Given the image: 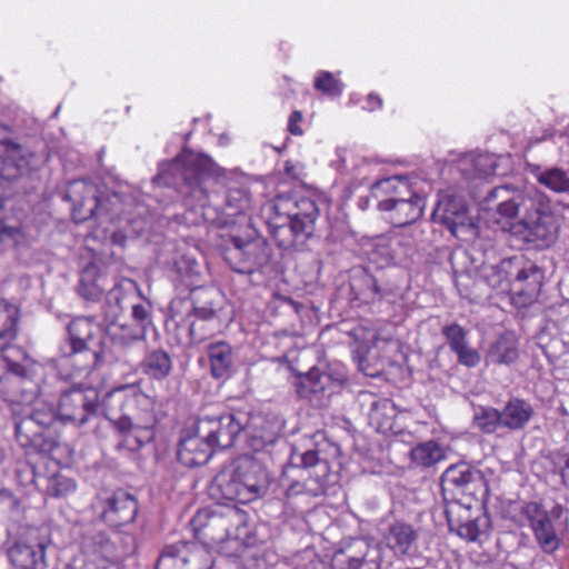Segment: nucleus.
<instances>
[{
    "instance_id": "obj_1",
    "label": "nucleus",
    "mask_w": 569,
    "mask_h": 569,
    "mask_svg": "<svg viewBox=\"0 0 569 569\" xmlns=\"http://www.w3.org/2000/svg\"><path fill=\"white\" fill-rule=\"evenodd\" d=\"M221 178V168L209 156L184 147L172 160L159 164L152 183L174 189L188 206L236 216L244 209L246 201L239 190L226 192Z\"/></svg>"
},
{
    "instance_id": "obj_2",
    "label": "nucleus",
    "mask_w": 569,
    "mask_h": 569,
    "mask_svg": "<svg viewBox=\"0 0 569 569\" xmlns=\"http://www.w3.org/2000/svg\"><path fill=\"white\" fill-rule=\"evenodd\" d=\"M507 186L492 188L486 197L499 200L496 211L503 219L502 229L537 249L550 248L558 239L560 224L549 198L537 189L508 197Z\"/></svg>"
},
{
    "instance_id": "obj_3",
    "label": "nucleus",
    "mask_w": 569,
    "mask_h": 569,
    "mask_svg": "<svg viewBox=\"0 0 569 569\" xmlns=\"http://www.w3.org/2000/svg\"><path fill=\"white\" fill-rule=\"evenodd\" d=\"M148 405V398L131 387L108 392L103 400V416L132 450L154 439L157 418Z\"/></svg>"
},
{
    "instance_id": "obj_4",
    "label": "nucleus",
    "mask_w": 569,
    "mask_h": 569,
    "mask_svg": "<svg viewBox=\"0 0 569 569\" xmlns=\"http://www.w3.org/2000/svg\"><path fill=\"white\" fill-rule=\"evenodd\" d=\"M68 339L61 346V358L79 373H89L108 360L106 333L89 318H76L68 325Z\"/></svg>"
},
{
    "instance_id": "obj_5",
    "label": "nucleus",
    "mask_w": 569,
    "mask_h": 569,
    "mask_svg": "<svg viewBox=\"0 0 569 569\" xmlns=\"http://www.w3.org/2000/svg\"><path fill=\"white\" fill-rule=\"evenodd\" d=\"M330 476V465L327 459L320 458L318 451H293L289 465L284 470V478L289 481L286 495L289 498L300 495L318 497L327 489Z\"/></svg>"
},
{
    "instance_id": "obj_6",
    "label": "nucleus",
    "mask_w": 569,
    "mask_h": 569,
    "mask_svg": "<svg viewBox=\"0 0 569 569\" xmlns=\"http://www.w3.org/2000/svg\"><path fill=\"white\" fill-rule=\"evenodd\" d=\"M319 208L315 200L302 197L295 202L284 221L270 223V231L280 248L302 247L316 232Z\"/></svg>"
},
{
    "instance_id": "obj_7",
    "label": "nucleus",
    "mask_w": 569,
    "mask_h": 569,
    "mask_svg": "<svg viewBox=\"0 0 569 569\" xmlns=\"http://www.w3.org/2000/svg\"><path fill=\"white\" fill-rule=\"evenodd\" d=\"M441 489L447 500L450 496L453 502L471 507V503L483 505L489 497V487L481 470L468 462H459L449 466L441 476Z\"/></svg>"
},
{
    "instance_id": "obj_8",
    "label": "nucleus",
    "mask_w": 569,
    "mask_h": 569,
    "mask_svg": "<svg viewBox=\"0 0 569 569\" xmlns=\"http://www.w3.org/2000/svg\"><path fill=\"white\" fill-rule=\"evenodd\" d=\"M191 311L188 317H194L189 325V336L192 342L200 343L219 330L223 296L212 287L198 286L190 290Z\"/></svg>"
},
{
    "instance_id": "obj_9",
    "label": "nucleus",
    "mask_w": 569,
    "mask_h": 569,
    "mask_svg": "<svg viewBox=\"0 0 569 569\" xmlns=\"http://www.w3.org/2000/svg\"><path fill=\"white\" fill-rule=\"evenodd\" d=\"M222 256L229 267L238 273L263 274L270 266L272 248L264 239L243 241L239 237H231Z\"/></svg>"
},
{
    "instance_id": "obj_10",
    "label": "nucleus",
    "mask_w": 569,
    "mask_h": 569,
    "mask_svg": "<svg viewBox=\"0 0 569 569\" xmlns=\"http://www.w3.org/2000/svg\"><path fill=\"white\" fill-rule=\"evenodd\" d=\"M347 382L342 373L311 368L306 373L296 377L295 389L299 399L309 402L316 408L329 406L331 397L339 393Z\"/></svg>"
},
{
    "instance_id": "obj_11",
    "label": "nucleus",
    "mask_w": 569,
    "mask_h": 569,
    "mask_svg": "<svg viewBox=\"0 0 569 569\" xmlns=\"http://www.w3.org/2000/svg\"><path fill=\"white\" fill-rule=\"evenodd\" d=\"M432 220L445 226L452 236L470 240L478 234V227L469 214L465 198L451 191L439 194L432 211Z\"/></svg>"
},
{
    "instance_id": "obj_12",
    "label": "nucleus",
    "mask_w": 569,
    "mask_h": 569,
    "mask_svg": "<svg viewBox=\"0 0 569 569\" xmlns=\"http://www.w3.org/2000/svg\"><path fill=\"white\" fill-rule=\"evenodd\" d=\"M98 389L93 387L74 386L64 390L59 399L58 416L63 422L78 427L84 426L103 411Z\"/></svg>"
},
{
    "instance_id": "obj_13",
    "label": "nucleus",
    "mask_w": 569,
    "mask_h": 569,
    "mask_svg": "<svg viewBox=\"0 0 569 569\" xmlns=\"http://www.w3.org/2000/svg\"><path fill=\"white\" fill-rule=\"evenodd\" d=\"M382 548L366 538H347L331 558L332 569H380Z\"/></svg>"
},
{
    "instance_id": "obj_14",
    "label": "nucleus",
    "mask_w": 569,
    "mask_h": 569,
    "mask_svg": "<svg viewBox=\"0 0 569 569\" xmlns=\"http://www.w3.org/2000/svg\"><path fill=\"white\" fill-rule=\"evenodd\" d=\"M239 512L236 508L199 510L191 519L190 526L194 537L208 543L223 542L231 533V528L238 525Z\"/></svg>"
},
{
    "instance_id": "obj_15",
    "label": "nucleus",
    "mask_w": 569,
    "mask_h": 569,
    "mask_svg": "<svg viewBox=\"0 0 569 569\" xmlns=\"http://www.w3.org/2000/svg\"><path fill=\"white\" fill-rule=\"evenodd\" d=\"M200 433L216 449L231 448L246 429V412H224L219 416H202L197 419Z\"/></svg>"
},
{
    "instance_id": "obj_16",
    "label": "nucleus",
    "mask_w": 569,
    "mask_h": 569,
    "mask_svg": "<svg viewBox=\"0 0 569 569\" xmlns=\"http://www.w3.org/2000/svg\"><path fill=\"white\" fill-rule=\"evenodd\" d=\"M350 290L356 300L371 303L393 296L399 286L387 271L378 270L373 273L369 268L360 267L352 270Z\"/></svg>"
},
{
    "instance_id": "obj_17",
    "label": "nucleus",
    "mask_w": 569,
    "mask_h": 569,
    "mask_svg": "<svg viewBox=\"0 0 569 569\" xmlns=\"http://www.w3.org/2000/svg\"><path fill=\"white\" fill-rule=\"evenodd\" d=\"M50 541L40 536L38 529H30L8 549L13 569H46V549Z\"/></svg>"
},
{
    "instance_id": "obj_18",
    "label": "nucleus",
    "mask_w": 569,
    "mask_h": 569,
    "mask_svg": "<svg viewBox=\"0 0 569 569\" xmlns=\"http://www.w3.org/2000/svg\"><path fill=\"white\" fill-rule=\"evenodd\" d=\"M42 158L10 139L0 140V180L13 181L36 170Z\"/></svg>"
},
{
    "instance_id": "obj_19",
    "label": "nucleus",
    "mask_w": 569,
    "mask_h": 569,
    "mask_svg": "<svg viewBox=\"0 0 569 569\" xmlns=\"http://www.w3.org/2000/svg\"><path fill=\"white\" fill-rule=\"evenodd\" d=\"M133 323H119V333H112V341L123 350L134 345L144 348L147 329L152 325V303L137 297L130 305Z\"/></svg>"
},
{
    "instance_id": "obj_20",
    "label": "nucleus",
    "mask_w": 569,
    "mask_h": 569,
    "mask_svg": "<svg viewBox=\"0 0 569 569\" xmlns=\"http://www.w3.org/2000/svg\"><path fill=\"white\" fill-rule=\"evenodd\" d=\"M284 420L274 413L246 412L247 445L256 452L273 446L282 435Z\"/></svg>"
},
{
    "instance_id": "obj_21",
    "label": "nucleus",
    "mask_w": 569,
    "mask_h": 569,
    "mask_svg": "<svg viewBox=\"0 0 569 569\" xmlns=\"http://www.w3.org/2000/svg\"><path fill=\"white\" fill-rule=\"evenodd\" d=\"M400 197L382 200L378 210L388 214L395 227H405L417 221L423 212L425 199L411 191L406 181L400 189Z\"/></svg>"
},
{
    "instance_id": "obj_22",
    "label": "nucleus",
    "mask_w": 569,
    "mask_h": 569,
    "mask_svg": "<svg viewBox=\"0 0 569 569\" xmlns=\"http://www.w3.org/2000/svg\"><path fill=\"white\" fill-rule=\"evenodd\" d=\"M242 493L247 501L251 502L267 495L270 486V477L266 467L250 455H243L233 460Z\"/></svg>"
},
{
    "instance_id": "obj_23",
    "label": "nucleus",
    "mask_w": 569,
    "mask_h": 569,
    "mask_svg": "<svg viewBox=\"0 0 569 569\" xmlns=\"http://www.w3.org/2000/svg\"><path fill=\"white\" fill-rule=\"evenodd\" d=\"M520 512L528 520L541 550L546 553L555 552L560 546V539L545 507L539 502L530 501L522 506Z\"/></svg>"
},
{
    "instance_id": "obj_24",
    "label": "nucleus",
    "mask_w": 569,
    "mask_h": 569,
    "mask_svg": "<svg viewBox=\"0 0 569 569\" xmlns=\"http://www.w3.org/2000/svg\"><path fill=\"white\" fill-rule=\"evenodd\" d=\"M64 199L72 203V217L78 223L92 218L100 207L98 187L86 180L70 182Z\"/></svg>"
},
{
    "instance_id": "obj_25",
    "label": "nucleus",
    "mask_w": 569,
    "mask_h": 569,
    "mask_svg": "<svg viewBox=\"0 0 569 569\" xmlns=\"http://www.w3.org/2000/svg\"><path fill=\"white\" fill-rule=\"evenodd\" d=\"M470 508L462 505H447L445 515L451 532H456L468 541H476L487 531L489 518L485 513L471 518L468 515Z\"/></svg>"
},
{
    "instance_id": "obj_26",
    "label": "nucleus",
    "mask_w": 569,
    "mask_h": 569,
    "mask_svg": "<svg viewBox=\"0 0 569 569\" xmlns=\"http://www.w3.org/2000/svg\"><path fill=\"white\" fill-rule=\"evenodd\" d=\"M214 450L213 445L200 433V426L196 421L193 433L180 439L177 458L183 466L193 468L207 463Z\"/></svg>"
},
{
    "instance_id": "obj_27",
    "label": "nucleus",
    "mask_w": 569,
    "mask_h": 569,
    "mask_svg": "<svg viewBox=\"0 0 569 569\" xmlns=\"http://www.w3.org/2000/svg\"><path fill=\"white\" fill-rule=\"evenodd\" d=\"M242 485L233 461L224 466L212 479L209 486V493L217 500H230L240 503H248L246 495L242 493Z\"/></svg>"
},
{
    "instance_id": "obj_28",
    "label": "nucleus",
    "mask_w": 569,
    "mask_h": 569,
    "mask_svg": "<svg viewBox=\"0 0 569 569\" xmlns=\"http://www.w3.org/2000/svg\"><path fill=\"white\" fill-rule=\"evenodd\" d=\"M513 269L515 278L511 279L510 290L529 300L536 298L540 293L543 283V270L530 261L520 266L519 259L518 266Z\"/></svg>"
},
{
    "instance_id": "obj_29",
    "label": "nucleus",
    "mask_w": 569,
    "mask_h": 569,
    "mask_svg": "<svg viewBox=\"0 0 569 569\" xmlns=\"http://www.w3.org/2000/svg\"><path fill=\"white\" fill-rule=\"evenodd\" d=\"M138 513V502L136 498L118 490L107 500V508L103 511L107 521L113 526H124L132 522Z\"/></svg>"
},
{
    "instance_id": "obj_30",
    "label": "nucleus",
    "mask_w": 569,
    "mask_h": 569,
    "mask_svg": "<svg viewBox=\"0 0 569 569\" xmlns=\"http://www.w3.org/2000/svg\"><path fill=\"white\" fill-rule=\"evenodd\" d=\"M112 286L108 277L100 270L97 263H88L78 286V292L86 300L98 301Z\"/></svg>"
},
{
    "instance_id": "obj_31",
    "label": "nucleus",
    "mask_w": 569,
    "mask_h": 569,
    "mask_svg": "<svg viewBox=\"0 0 569 569\" xmlns=\"http://www.w3.org/2000/svg\"><path fill=\"white\" fill-rule=\"evenodd\" d=\"M501 411L502 429L515 432L527 427L535 416L532 405L521 398H511Z\"/></svg>"
},
{
    "instance_id": "obj_32",
    "label": "nucleus",
    "mask_w": 569,
    "mask_h": 569,
    "mask_svg": "<svg viewBox=\"0 0 569 569\" xmlns=\"http://www.w3.org/2000/svg\"><path fill=\"white\" fill-rule=\"evenodd\" d=\"M82 549L90 558L101 559L104 562H111L117 559L116 546L103 531H92L83 536Z\"/></svg>"
},
{
    "instance_id": "obj_33",
    "label": "nucleus",
    "mask_w": 569,
    "mask_h": 569,
    "mask_svg": "<svg viewBox=\"0 0 569 569\" xmlns=\"http://www.w3.org/2000/svg\"><path fill=\"white\" fill-rule=\"evenodd\" d=\"M19 319L18 306L0 300V351L6 350L17 338Z\"/></svg>"
},
{
    "instance_id": "obj_34",
    "label": "nucleus",
    "mask_w": 569,
    "mask_h": 569,
    "mask_svg": "<svg viewBox=\"0 0 569 569\" xmlns=\"http://www.w3.org/2000/svg\"><path fill=\"white\" fill-rule=\"evenodd\" d=\"M137 296L133 292H126L121 286L112 283L107 292L104 303V318L111 325L119 321L120 315L130 308V305L136 300Z\"/></svg>"
},
{
    "instance_id": "obj_35",
    "label": "nucleus",
    "mask_w": 569,
    "mask_h": 569,
    "mask_svg": "<svg viewBox=\"0 0 569 569\" xmlns=\"http://www.w3.org/2000/svg\"><path fill=\"white\" fill-rule=\"evenodd\" d=\"M193 542L179 541L166 546L156 563V569H184L188 563L190 546Z\"/></svg>"
},
{
    "instance_id": "obj_36",
    "label": "nucleus",
    "mask_w": 569,
    "mask_h": 569,
    "mask_svg": "<svg viewBox=\"0 0 569 569\" xmlns=\"http://www.w3.org/2000/svg\"><path fill=\"white\" fill-rule=\"evenodd\" d=\"M208 356L211 365V373L214 378H223L229 375L233 365L232 347L219 341L208 346Z\"/></svg>"
},
{
    "instance_id": "obj_37",
    "label": "nucleus",
    "mask_w": 569,
    "mask_h": 569,
    "mask_svg": "<svg viewBox=\"0 0 569 569\" xmlns=\"http://www.w3.org/2000/svg\"><path fill=\"white\" fill-rule=\"evenodd\" d=\"M418 539L417 531L408 523L396 522L390 526L387 542L399 555H408Z\"/></svg>"
},
{
    "instance_id": "obj_38",
    "label": "nucleus",
    "mask_w": 569,
    "mask_h": 569,
    "mask_svg": "<svg viewBox=\"0 0 569 569\" xmlns=\"http://www.w3.org/2000/svg\"><path fill=\"white\" fill-rule=\"evenodd\" d=\"M446 458L443 448L435 440L418 443L410 450L411 462L421 468H430Z\"/></svg>"
},
{
    "instance_id": "obj_39",
    "label": "nucleus",
    "mask_w": 569,
    "mask_h": 569,
    "mask_svg": "<svg viewBox=\"0 0 569 569\" xmlns=\"http://www.w3.org/2000/svg\"><path fill=\"white\" fill-rule=\"evenodd\" d=\"M518 358L517 345L512 336L502 335L491 343L487 361L495 365H510Z\"/></svg>"
},
{
    "instance_id": "obj_40",
    "label": "nucleus",
    "mask_w": 569,
    "mask_h": 569,
    "mask_svg": "<svg viewBox=\"0 0 569 569\" xmlns=\"http://www.w3.org/2000/svg\"><path fill=\"white\" fill-rule=\"evenodd\" d=\"M142 371L157 380L168 377L172 369V361L168 352L163 350H153L143 359Z\"/></svg>"
},
{
    "instance_id": "obj_41",
    "label": "nucleus",
    "mask_w": 569,
    "mask_h": 569,
    "mask_svg": "<svg viewBox=\"0 0 569 569\" xmlns=\"http://www.w3.org/2000/svg\"><path fill=\"white\" fill-rule=\"evenodd\" d=\"M518 266V258L502 260L498 266H491L486 270L485 279L493 289H510L511 277L513 276V267Z\"/></svg>"
},
{
    "instance_id": "obj_42",
    "label": "nucleus",
    "mask_w": 569,
    "mask_h": 569,
    "mask_svg": "<svg viewBox=\"0 0 569 569\" xmlns=\"http://www.w3.org/2000/svg\"><path fill=\"white\" fill-rule=\"evenodd\" d=\"M472 425L482 433H495L502 429L501 411L489 406H478L473 410Z\"/></svg>"
},
{
    "instance_id": "obj_43",
    "label": "nucleus",
    "mask_w": 569,
    "mask_h": 569,
    "mask_svg": "<svg viewBox=\"0 0 569 569\" xmlns=\"http://www.w3.org/2000/svg\"><path fill=\"white\" fill-rule=\"evenodd\" d=\"M536 179L549 190L557 193H569V171L559 167L538 169Z\"/></svg>"
},
{
    "instance_id": "obj_44",
    "label": "nucleus",
    "mask_w": 569,
    "mask_h": 569,
    "mask_svg": "<svg viewBox=\"0 0 569 569\" xmlns=\"http://www.w3.org/2000/svg\"><path fill=\"white\" fill-rule=\"evenodd\" d=\"M396 418V407L389 399L375 400L369 411L370 423L378 430H387L392 427Z\"/></svg>"
},
{
    "instance_id": "obj_45",
    "label": "nucleus",
    "mask_w": 569,
    "mask_h": 569,
    "mask_svg": "<svg viewBox=\"0 0 569 569\" xmlns=\"http://www.w3.org/2000/svg\"><path fill=\"white\" fill-rule=\"evenodd\" d=\"M16 437L23 447H37L41 443L43 430L29 416L14 423Z\"/></svg>"
},
{
    "instance_id": "obj_46",
    "label": "nucleus",
    "mask_w": 569,
    "mask_h": 569,
    "mask_svg": "<svg viewBox=\"0 0 569 569\" xmlns=\"http://www.w3.org/2000/svg\"><path fill=\"white\" fill-rule=\"evenodd\" d=\"M405 182L406 180L399 177L377 180L371 186L370 197L377 201V206L382 200L400 197V189Z\"/></svg>"
},
{
    "instance_id": "obj_47",
    "label": "nucleus",
    "mask_w": 569,
    "mask_h": 569,
    "mask_svg": "<svg viewBox=\"0 0 569 569\" xmlns=\"http://www.w3.org/2000/svg\"><path fill=\"white\" fill-rule=\"evenodd\" d=\"M378 345L369 347L365 353L359 356V369L368 377H378L385 370V360L378 357Z\"/></svg>"
},
{
    "instance_id": "obj_48",
    "label": "nucleus",
    "mask_w": 569,
    "mask_h": 569,
    "mask_svg": "<svg viewBox=\"0 0 569 569\" xmlns=\"http://www.w3.org/2000/svg\"><path fill=\"white\" fill-rule=\"evenodd\" d=\"M127 229L136 237L144 236L152 230V217L146 207H138L137 211L128 218Z\"/></svg>"
},
{
    "instance_id": "obj_49",
    "label": "nucleus",
    "mask_w": 569,
    "mask_h": 569,
    "mask_svg": "<svg viewBox=\"0 0 569 569\" xmlns=\"http://www.w3.org/2000/svg\"><path fill=\"white\" fill-rule=\"evenodd\" d=\"M315 89L328 97H339L343 91V84L333 73L320 71L315 79Z\"/></svg>"
},
{
    "instance_id": "obj_50",
    "label": "nucleus",
    "mask_w": 569,
    "mask_h": 569,
    "mask_svg": "<svg viewBox=\"0 0 569 569\" xmlns=\"http://www.w3.org/2000/svg\"><path fill=\"white\" fill-rule=\"evenodd\" d=\"M188 563L184 569H211L212 556L206 546L194 543L190 546Z\"/></svg>"
},
{
    "instance_id": "obj_51",
    "label": "nucleus",
    "mask_w": 569,
    "mask_h": 569,
    "mask_svg": "<svg viewBox=\"0 0 569 569\" xmlns=\"http://www.w3.org/2000/svg\"><path fill=\"white\" fill-rule=\"evenodd\" d=\"M441 333L446 338L452 352L468 343L467 331L456 322L443 326Z\"/></svg>"
},
{
    "instance_id": "obj_52",
    "label": "nucleus",
    "mask_w": 569,
    "mask_h": 569,
    "mask_svg": "<svg viewBox=\"0 0 569 569\" xmlns=\"http://www.w3.org/2000/svg\"><path fill=\"white\" fill-rule=\"evenodd\" d=\"M76 490V482L63 476H54L49 480L47 492L53 498H61Z\"/></svg>"
},
{
    "instance_id": "obj_53",
    "label": "nucleus",
    "mask_w": 569,
    "mask_h": 569,
    "mask_svg": "<svg viewBox=\"0 0 569 569\" xmlns=\"http://www.w3.org/2000/svg\"><path fill=\"white\" fill-rule=\"evenodd\" d=\"M472 166L478 177H487L496 173L497 159L489 153H480L472 158Z\"/></svg>"
},
{
    "instance_id": "obj_54",
    "label": "nucleus",
    "mask_w": 569,
    "mask_h": 569,
    "mask_svg": "<svg viewBox=\"0 0 569 569\" xmlns=\"http://www.w3.org/2000/svg\"><path fill=\"white\" fill-rule=\"evenodd\" d=\"M17 373H6L0 377V396L7 400L17 402Z\"/></svg>"
},
{
    "instance_id": "obj_55",
    "label": "nucleus",
    "mask_w": 569,
    "mask_h": 569,
    "mask_svg": "<svg viewBox=\"0 0 569 569\" xmlns=\"http://www.w3.org/2000/svg\"><path fill=\"white\" fill-rule=\"evenodd\" d=\"M455 353L457 355L458 362L468 368H475L481 361L478 350L470 348L468 343L457 349Z\"/></svg>"
},
{
    "instance_id": "obj_56",
    "label": "nucleus",
    "mask_w": 569,
    "mask_h": 569,
    "mask_svg": "<svg viewBox=\"0 0 569 569\" xmlns=\"http://www.w3.org/2000/svg\"><path fill=\"white\" fill-rule=\"evenodd\" d=\"M176 266L182 278L189 280V284L193 283L200 274L198 262L189 258H181Z\"/></svg>"
},
{
    "instance_id": "obj_57",
    "label": "nucleus",
    "mask_w": 569,
    "mask_h": 569,
    "mask_svg": "<svg viewBox=\"0 0 569 569\" xmlns=\"http://www.w3.org/2000/svg\"><path fill=\"white\" fill-rule=\"evenodd\" d=\"M29 417L34 420V423H37L43 431L49 428L56 419V415L52 410L41 409H36L31 415H29Z\"/></svg>"
},
{
    "instance_id": "obj_58",
    "label": "nucleus",
    "mask_w": 569,
    "mask_h": 569,
    "mask_svg": "<svg viewBox=\"0 0 569 569\" xmlns=\"http://www.w3.org/2000/svg\"><path fill=\"white\" fill-rule=\"evenodd\" d=\"M303 116L301 111H292L289 117L288 130L291 134L301 136L303 133L299 123L302 121Z\"/></svg>"
},
{
    "instance_id": "obj_59",
    "label": "nucleus",
    "mask_w": 569,
    "mask_h": 569,
    "mask_svg": "<svg viewBox=\"0 0 569 569\" xmlns=\"http://www.w3.org/2000/svg\"><path fill=\"white\" fill-rule=\"evenodd\" d=\"M443 353H446V349L443 346H440L436 349V355L429 362L430 369H441L443 367V363L441 360V357Z\"/></svg>"
},
{
    "instance_id": "obj_60",
    "label": "nucleus",
    "mask_w": 569,
    "mask_h": 569,
    "mask_svg": "<svg viewBox=\"0 0 569 569\" xmlns=\"http://www.w3.org/2000/svg\"><path fill=\"white\" fill-rule=\"evenodd\" d=\"M66 569H109L107 566H98L96 565V561L94 559H88L87 561L83 562V565L81 567H76V566H68ZM114 569V568H112Z\"/></svg>"
},
{
    "instance_id": "obj_61",
    "label": "nucleus",
    "mask_w": 569,
    "mask_h": 569,
    "mask_svg": "<svg viewBox=\"0 0 569 569\" xmlns=\"http://www.w3.org/2000/svg\"><path fill=\"white\" fill-rule=\"evenodd\" d=\"M368 110L372 111L376 108H380L382 106V99L379 96L370 93L367 98Z\"/></svg>"
},
{
    "instance_id": "obj_62",
    "label": "nucleus",
    "mask_w": 569,
    "mask_h": 569,
    "mask_svg": "<svg viewBox=\"0 0 569 569\" xmlns=\"http://www.w3.org/2000/svg\"><path fill=\"white\" fill-rule=\"evenodd\" d=\"M560 476L562 478V482L565 486L569 487V455L566 457L563 467L560 471Z\"/></svg>"
},
{
    "instance_id": "obj_63",
    "label": "nucleus",
    "mask_w": 569,
    "mask_h": 569,
    "mask_svg": "<svg viewBox=\"0 0 569 569\" xmlns=\"http://www.w3.org/2000/svg\"><path fill=\"white\" fill-rule=\"evenodd\" d=\"M127 236L122 233L121 231L113 232L111 236V242L113 244H117L121 248L124 247Z\"/></svg>"
},
{
    "instance_id": "obj_64",
    "label": "nucleus",
    "mask_w": 569,
    "mask_h": 569,
    "mask_svg": "<svg viewBox=\"0 0 569 569\" xmlns=\"http://www.w3.org/2000/svg\"><path fill=\"white\" fill-rule=\"evenodd\" d=\"M20 229L14 227H0V233H8L9 236H13L14 233H19Z\"/></svg>"
}]
</instances>
